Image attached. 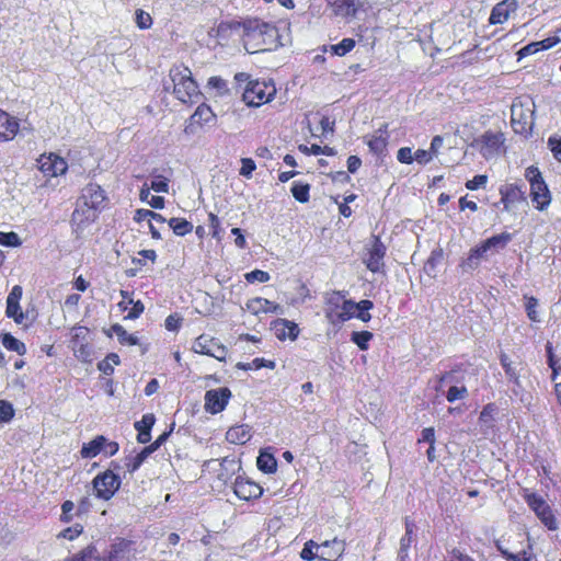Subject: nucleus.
Returning <instances> with one entry per match:
<instances>
[{
  "label": "nucleus",
  "mask_w": 561,
  "mask_h": 561,
  "mask_svg": "<svg viewBox=\"0 0 561 561\" xmlns=\"http://www.w3.org/2000/svg\"><path fill=\"white\" fill-rule=\"evenodd\" d=\"M240 41L249 54L270 50L278 37V28L273 22L257 16H247L241 20Z\"/></svg>",
  "instance_id": "1"
},
{
  "label": "nucleus",
  "mask_w": 561,
  "mask_h": 561,
  "mask_svg": "<svg viewBox=\"0 0 561 561\" xmlns=\"http://www.w3.org/2000/svg\"><path fill=\"white\" fill-rule=\"evenodd\" d=\"M234 81L241 85L245 83L242 100L248 106L260 107L270 103L276 95L277 89L273 79H252L247 72H237Z\"/></svg>",
  "instance_id": "2"
},
{
  "label": "nucleus",
  "mask_w": 561,
  "mask_h": 561,
  "mask_svg": "<svg viewBox=\"0 0 561 561\" xmlns=\"http://www.w3.org/2000/svg\"><path fill=\"white\" fill-rule=\"evenodd\" d=\"M169 77L173 83V94L184 104L196 103L201 96L198 85L192 71L183 64L174 65L169 70Z\"/></svg>",
  "instance_id": "3"
},
{
  "label": "nucleus",
  "mask_w": 561,
  "mask_h": 561,
  "mask_svg": "<svg viewBox=\"0 0 561 561\" xmlns=\"http://www.w3.org/2000/svg\"><path fill=\"white\" fill-rule=\"evenodd\" d=\"M119 465L116 461H111L108 469L98 473L92 480V488L94 496L102 501H110L116 492L121 489L122 479L114 472L118 470Z\"/></svg>",
  "instance_id": "4"
},
{
  "label": "nucleus",
  "mask_w": 561,
  "mask_h": 561,
  "mask_svg": "<svg viewBox=\"0 0 561 561\" xmlns=\"http://www.w3.org/2000/svg\"><path fill=\"white\" fill-rule=\"evenodd\" d=\"M353 300L345 299L341 291H333L325 297L324 316L332 325H339L352 319Z\"/></svg>",
  "instance_id": "5"
},
{
  "label": "nucleus",
  "mask_w": 561,
  "mask_h": 561,
  "mask_svg": "<svg viewBox=\"0 0 561 561\" xmlns=\"http://www.w3.org/2000/svg\"><path fill=\"white\" fill-rule=\"evenodd\" d=\"M525 178L530 184V198L535 208L545 210L551 203V194L539 168L535 165L526 168Z\"/></svg>",
  "instance_id": "6"
},
{
  "label": "nucleus",
  "mask_w": 561,
  "mask_h": 561,
  "mask_svg": "<svg viewBox=\"0 0 561 561\" xmlns=\"http://www.w3.org/2000/svg\"><path fill=\"white\" fill-rule=\"evenodd\" d=\"M471 146L485 159L499 157L505 151V135L502 131L485 130Z\"/></svg>",
  "instance_id": "7"
},
{
  "label": "nucleus",
  "mask_w": 561,
  "mask_h": 561,
  "mask_svg": "<svg viewBox=\"0 0 561 561\" xmlns=\"http://www.w3.org/2000/svg\"><path fill=\"white\" fill-rule=\"evenodd\" d=\"M523 497L529 508L548 530L553 531L558 529V520L554 513L541 495L536 492H530L528 489H524Z\"/></svg>",
  "instance_id": "8"
},
{
  "label": "nucleus",
  "mask_w": 561,
  "mask_h": 561,
  "mask_svg": "<svg viewBox=\"0 0 561 561\" xmlns=\"http://www.w3.org/2000/svg\"><path fill=\"white\" fill-rule=\"evenodd\" d=\"M534 108L523 102H514L511 107V125L515 134L529 136L534 127Z\"/></svg>",
  "instance_id": "9"
},
{
  "label": "nucleus",
  "mask_w": 561,
  "mask_h": 561,
  "mask_svg": "<svg viewBox=\"0 0 561 561\" xmlns=\"http://www.w3.org/2000/svg\"><path fill=\"white\" fill-rule=\"evenodd\" d=\"M192 351L199 355L214 357L219 362H226L228 355V348L218 339L208 334L198 335L192 344Z\"/></svg>",
  "instance_id": "10"
},
{
  "label": "nucleus",
  "mask_w": 561,
  "mask_h": 561,
  "mask_svg": "<svg viewBox=\"0 0 561 561\" xmlns=\"http://www.w3.org/2000/svg\"><path fill=\"white\" fill-rule=\"evenodd\" d=\"M136 552L134 540L115 537L100 561H136Z\"/></svg>",
  "instance_id": "11"
},
{
  "label": "nucleus",
  "mask_w": 561,
  "mask_h": 561,
  "mask_svg": "<svg viewBox=\"0 0 561 561\" xmlns=\"http://www.w3.org/2000/svg\"><path fill=\"white\" fill-rule=\"evenodd\" d=\"M387 247L379 236H373L363 259L367 270L371 273L383 272Z\"/></svg>",
  "instance_id": "12"
},
{
  "label": "nucleus",
  "mask_w": 561,
  "mask_h": 561,
  "mask_svg": "<svg viewBox=\"0 0 561 561\" xmlns=\"http://www.w3.org/2000/svg\"><path fill=\"white\" fill-rule=\"evenodd\" d=\"M90 334V329L83 325L73 327L71 330L70 347L76 357L82 362L91 360L92 346Z\"/></svg>",
  "instance_id": "13"
},
{
  "label": "nucleus",
  "mask_w": 561,
  "mask_h": 561,
  "mask_svg": "<svg viewBox=\"0 0 561 561\" xmlns=\"http://www.w3.org/2000/svg\"><path fill=\"white\" fill-rule=\"evenodd\" d=\"M37 167L45 178L64 175L68 170L66 159L55 152L41 154L37 159Z\"/></svg>",
  "instance_id": "14"
},
{
  "label": "nucleus",
  "mask_w": 561,
  "mask_h": 561,
  "mask_svg": "<svg viewBox=\"0 0 561 561\" xmlns=\"http://www.w3.org/2000/svg\"><path fill=\"white\" fill-rule=\"evenodd\" d=\"M234 495L245 502L257 500L263 494V486L247 476H238L233 482Z\"/></svg>",
  "instance_id": "15"
},
{
  "label": "nucleus",
  "mask_w": 561,
  "mask_h": 561,
  "mask_svg": "<svg viewBox=\"0 0 561 561\" xmlns=\"http://www.w3.org/2000/svg\"><path fill=\"white\" fill-rule=\"evenodd\" d=\"M232 393L228 387L211 389L205 393V410L210 414L222 412L229 403Z\"/></svg>",
  "instance_id": "16"
},
{
  "label": "nucleus",
  "mask_w": 561,
  "mask_h": 561,
  "mask_svg": "<svg viewBox=\"0 0 561 561\" xmlns=\"http://www.w3.org/2000/svg\"><path fill=\"white\" fill-rule=\"evenodd\" d=\"M79 202L101 211L107 201L104 190L98 183H88L81 192Z\"/></svg>",
  "instance_id": "17"
},
{
  "label": "nucleus",
  "mask_w": 561,
  "mask_h": 561,
  "mask_svg": "<svg viewBox=\"0 0 561 561\" xmlns=\"http://www.w3.org/2000/svg\"><path fill=\"white\" fill-rule=\"evenodd\" d=\"M271 330L275 337L280 342H285L287 340L294 342L300 334L298 324L285 318H277L273 320L271 322Z\"/></svg>",
  "instance_id": "18"
},
{
  "label": "nucleus",
  "mask_w": 561,
  "mask_h": 561,
  "mask_svg": "<svg viewBox=\"0 0 561 561\" xmlns=\"http://www.w3.org/2000/svg\"><path fill=\"white\" fill-rule=\"evenodd\" d=\"M388 138H389L388 124L385 123L376 130L375 134H373L370 136H366L365 142L368 146L369 151L374 156H376L378 158H382L387 153L388 144H389Z\"/></svg>",
  "instance_id": "19"
},
{
  "label": "nucleus",
  "mask_w": 561,
  "mask_h": 561,
  "mask_svg": "<svg viewBox=\"0 0 561 561\" xmlns=\"http://www.w3.org/2000/svg\"><path fill=\"white\" fill-rule=\"evenodd\" d=\"M499 192L505 210H510L513 204L526 199L524 186L517 183L502 185Z\"/></svg>",
  "instance_id": "20"
},
{
  "label": "nucleus",
  "mask_w": 561,
  "mask_h": 561,
  "mask_svg": "<svg viewBox=\"0 0 561 561\" xmlns=\"http://www.w3.org/2000/svg\"><path fill=\"white\" fill-rule=\"evenodd\" d=\"M20 131V121L0 108V142L12 141Z\"/></svg>",
  "instance_id": "21"
},
{
  "label": "nucleus",
  "mask_w": 561,
  "mask_h": 561,
  "mask_svg": "<svg viewBox=\"0 0 561 561\" xmlns=\"http://www.w3.org/2000/svg\"><path fill=\"white\" fill-rule=\"evenodd\" d=\"M122 301L117 304L121 311H128L124 317L125 320L138 319L145 311V305L141 300L135 301L133 299V293L128 290H121Z\"/></svg>",
  "instance_id": "22"
},
{
  "label": "nucleus",
  "mask_w": 561,
  "mask_h": 561,
  "mask_svg": "<svg viewBox=\"0 0 561 561\" xmlns=\"http://www.w3.org/2000/svg\"><path fill=\"white\" fill-rule=\"evenodd\" d=\"M215 31V37L221 44H227L229 41L233 38V36H238L240 38L241 30V20H230V21H221Z\"/></svg>",
  "instance_id": "23"
},
{
  "label": "nucleus",
  "mask_w": 561,
  "mask_h": 561,
  "mask_svg": "<svg viewBox=\"0 0 561 561\" xmlns=\"http://www.w3.org/2000/svg\"><path fill=\"white\" fill-rule=\"evenodd\" d=\"M517 7L516 0H503L496 3L491 11L489 23L492 25L503 24L508 20L511 13L517 10Z\"/></svg>",
  "instance_id": "24"
},
{
  "label": "nucleus",
  "mask_w": 561,
  "mask_h": 561,
  "mask_svg": "<svg viewBox=\"0 0 561 561\" xmlns=\"http://www.w3.org/2000/svg\"><path fill=\"white\" fill-rule=\"evenodd\" d=\"M101 211L78 201L77 207L72 213V221L80 228H84L94 222Z\"/></svg>",
  "instance_id": "25"
},
{
  "label": "nucleus",
  "mask_w": 561,
  "mask_h": 561,
  "mask_svg": "<svg viewBox=\"0 0 561 561\" xmlns=\"http://www.w3.org/2000/svg\"><path fill=\"white\" fill-rule=\"evenodd\" d=\"M245 306L248 311L254 316H259L261 313H278L282 311V308L278 304L263 297H254L249 299Z\"/></svg>",
  "instance_id": "26"
},
{
  "label": "nucleus",
  "mask_w": 561,
  "mask_h": 561,
  "mask_svg": "<svg viewBox=\"0 0 561 561\" xmlns=\"http://www.w3.org/2000/svg\"><path fill=\"white\" fill-rule=\"evenodd\" d=\"M320 548H323L319 559L322 561H336L340 559L345 551L344 540L333 538L332 540H325L320 543Z\"/></svg>",
  "instance_id": "27"
},
{
  "label": "nucleus",
  "mask_w": 561,
  "mask_h": 561,
  "mask_svg": "<svg viewBox=\"0 0 561 561\" xmlns=\"http://www.w3.org/2000/svg\"><path fill=\"white\" fill-rule=\"evenodd\" d=\"M560 42L558 36H550L539 42H531L526 46L522 47L517 51L518 59L534 55L541 50H547L556 46Z\"/></svg>",
  "instance_id": "28"
},
{
  "label": "nucleus",
  "mask_w": 561,
  "mask_h": 561,
  "mask_svg": "<svg viewBox=\"0 0 561 561\" xmlns=\"http://www.w3.org/2000/svg\"><path fill=\"white\" fill-rule=\"evenodd\" d=\"M513 239L512 233L502 232L494 234L477 245V252L486 253L491 249H504Z\"/></svg>",
  "instance_id": "29"
},
{
  "label": "nucleus",
  "mask_w": 561,
  "mask_h": 561,
  "mask_svg": "<svg viewBox=\"0 0 561 561\" xmlns=\"http://www.w3.org/2000/svg\"><path fill=\"white\" fill-rule=\"evenodd\" d=\"M251 437V427L247 424L231 426L226 433L227 442L234 445H244Z\"/></svg>",
  "instance_id": "30"
},
{
  "label": "nucleus",
  "mask_w": 561,
  "mask_h": 561,
  "mask_svg": "<svg viewBox=\"0 0 561 561\" xmlns=\"http://www.w3.org/2000/svg\"><path fill=\"white\" fill-rule=\"evenodd\" d=\"M362 8L359 0H335L333 3L334 13L343 18H354Z\"/></svg>",
  "instance_id": "31"
},
{
  "label": "nucleus",
  "mask_w": 561,
  "mask_h": 561,
  "mask_svg": "<svg viewBox=\"0 0 561 561\" xmlns=\"http://www.w3.org/2000/svg\"><path fill=\"white\" fill-rule=\"evenodd\" d=\"M216 118L213 110L209 105L202 103L197 106L195 112L190 117V126H204L210 122H214Z\"/></svg>",
  "instance_id": "32"
},
{
  "label": "nucleus",
  "mask_w": 561,
  "mask_h": 561,
  "mask_svg": "<svg viewBox=\"0 0 561 561\" xmlns=\"http://www.w3.org/2000/svg\"><path fill=\"white\" fill-rule=\"evenodd\" d=\"M156 422L154 415L149 413L145 414L142 419L135 423V428L138 431L137 440L141 444H147L150 438V431Z\"/></svg>",
  "instance_id": "33"
},
{
  "label": "nucleus",
  "mask_w": 561,
  "mask_h": 561,
  "mask_svg": "<svg viewBox=\"0 0 561 561\" xmlns=\"http://www.w3.org/2000/svg\"><path fill=\"white\" fill-rule=\"evenodd\" d=\"M105 436L98 435L89 443H84L81 447L80 455L84 459H92L103 453Z\"/></svg>",
  "instance_id": "34"
},
{
  "label": "nucleus",
  "mask_w": 561,
  "mask_h": 561,
  "mask_svg": "<svg viewBox=\"0 0 561 561\" xmlns=\"http://www.w3.org/2000/svg\"><path fill=\"white\" fill-rule=\"evenodd\" d=\"M108 336L115 334L119 344L134 346L138 344V337L134 334L128 333L123 325L119 323H114L111 325L110 330L106 332Z\"/></svg>",
  "instance_id": "35"
},
{
  "label": "nucleus",
  "mask_w": 561,
  "mask_h": 561,
  "mask_svg": "<svg viewBox=\"0 0 561 561\" xmlns=\"http://www.w3.org/2000/svg\"><path fill=\"white\" fill-rule=\"evenodd\" d=\"M102 559L98 553V549L94 543H90L79 552L65 558L62 561H100Z\"/></svg>",
  "instance_id": "36"
},
{
  "label": "nucleus",
  "mask_w": 561,
  "mask_h": 561,
  "mask_svg": "<svg viewBox=\"0 0 561 561\" xmlns=\"http://www.w3.org/2000/svg\"><path fill=\"white\" fill-rule=\"evenodd\" d=\"M374 304L371 300L363 299L358 302L353 301L352 307V318L356 317L357 319L362 320L363 322H368L371 319V314L368 312L370 309H373Z\"/></svg>",
  "instance_id": "37"
},
{
  "label": "nucleus",
  "mask_w": 561,
  "mask_h": 561,
  "mask_svg": "<svg viewBox=\"0 0 561 561\" xmlns=\"http://www.w3.org/2000/svg\"><path fill=\"white\" fill-rule=\"evenodd\" d=\"M168 224L174 234L179 237H184L191 233L194 229L192 222L182 217H172L169 219Z\"/></svg>",
  "instance_id": "38"
},
{
  "label": "nucleus",
  "mask_w": 561,
  "mask_h": 561,
  "mask_svg": "<svg viewBox=\"0 0 561 561\" xmlns=\"http://www.w3.org/2000/svg\"><path fill=\"white\" fill-rule=\"evenodd\" d=\"M1 343L8 351L15 352L19 355H24L26 353L25 344L10 333L2 334Z\"/></svg>",
  "instance_id": "39"
},
{
  "label": "nucleus",
  "mask_w": 561,
  "mask_h": 561,
  "mask_svg": "<svg viewBox=\"0 0 561 561\" xmlns=\"http://www.w3.org/2000/svg\"><path fill=\"white\" fill-rule=\"evenodd\" d=\"M546 354L548 366L551 369V380L554 381L561 374V365L554 355L553 345L551 342H547L546 344Z\"/></svg>",
  "instance_id": "40"
},
{
  "label": "nucleus",
  "mask_w": 561,
  "mask_h": 561,
  "mask_svg": "<svg viewBox=\"0 0 561 561\" xmlns=\"http://www.w3.org/2000/svg\"><path fill=\"white\" fill-rule=\"evenodd\" d=\"M500 363L503 367L505 375L507 376L508 380L513 382L514 385H519V373L517 369L513 366L512 360L505 353H501L500 355Z\"/></svg>",
  "instance_id": "41"
},
{
  "label": "nucleus",
  "mask_w": 561,
  "mask_h": 561,
  "mask_svg": "<svg viewBox=\"0 0 561 561\" xmlns=\"http://www.w3.org/2000/svg\"><path fill=\"white\" fill-rule=\"evenodd\" d=\"M291 194L299 203H308L310 199V184L302 182H294L291 185Z\"/></svg>",
  "instance_id": "42"
},
{
  "label": "nucleus",
  "mask_w": 561,
  "mask_h": 561,
  "mask_svg": "<svg viewBox=\"0 0 561 561\" xmlns=\"http://www.w3.org/2000/svg\"><path fill=\"white\" fill-rule=\"evenodd\" d=\"M374 334L370 331H354L351 334V341L357 345L360 351L369 348V342L373 340Z\"/></svg>",
  "instance_id": "43"
},
{
  "label": "nucleus",
  "mask_w": 561,
  "mask_h": 561,
  "mask_svg": "<svg viewBox=\"0 0 561 561\" xmlns=\"http://www.w3.org/2000/svg\"><path fill=\"white\" fill-rule=\"evenodd\" d=\"M256 465L264 473H274L277 469L276 459L271 454H261L257 457Z\"/></svg>",
  "instance_id": "44"
},
{
  "label": "nucleus",
  "mask_w": 561,
  "mask_h": 561,
  "mask_svg": "<svg viewBox=\"0 0 561 561\" xmlns=\"http://www.w3.org/2000/svg\"><path fill=\"white\" fill-rule=\"evenodd\" d=\"M501 554L507 561H531L533 560V546L529 543L527 549L518 553L510 552L508 550L501 549Z\"/></svg>",
  "instance_id": "45"
},
{
  "label": "nucleus",
  "mask_w": 561,
  "mask_h": 561,
  "mask_svg": "<svg viewBox=\"0 0 561 561\" xmlns=\"http://www.w3.org/2000/svg\"><path fill=\"white\" fill-rule=\"evenodd\" d=\"M121 359L116 353H110L106 357L98 364V368L104 375L111 376L114 373L113 365H119Z\"/></svg>",
  "instance_id": "46"
},
{
  "label": "nucleus",
  "mask_w": 561,
  "mask_h": 561,
  "mask_svg": "<svg viewBox=\"0 0 561 561\" xmlns=\"http://www.w3.org/2000/svg\"><path fill=\"white\" fill-rule=\"evenodd\" d=\"M356 45L355 39L346 37L343 38L340 43L331 46V53L336 56H345L350 51L354 49Z\"/></svg>",
  "instance_id": "47"
},
{
  "label": "nucleus",
  "mask_w": 561,
  "mask_h": 561,
  "mask_svg": "<svg viewBox=\"0 0 561 561\" xmlns=\"http://www.w3.org/2000/svg\"><path fill=\"white\" fill-rule=\"evenodd\" d=\"M84 527L81 524H75L72 526L66 527L60 533L57 534L58 539H67L69 541L76 540L79 536L83 534Z\"/></svg>",
  "instance_id": "48"
},
{
  "label": "nucleus",
  "mask_w": 561,
  "mask_h": 561,
  "mask_svg": "<svg viewBox=\"0 0 561 561\" xmlns=\"http://www.w3.org/2000/svg\"><path fill=\"white\" fill-rule=\"evenodd\" d=\"M208 222L210 228V236L215 240L221 241L224 236V228L221 227L219 217L210 211L208 213Z\"/></svg>",
  "instance_id": "49"
},
{
  "label": "nucleus",
  "mask_w": 561,
  "mask_h": 561,
  "mask_svg": "<svg viewBox=\"0 0 561 561\" xmlns=\"http://www.w3.org/2000/svg\"><path fill=\"white\" fill-rule=\"evenodd\" d=\"M5 316L13 319L16 324H22L25 319V316L20 307V302L7 301Z\"/></svg>",
  "instance_id": "50"
},
{
  "label": "nucleus",
  "mask_w": 561,
  "mask_h": 561,
  "mask_svg": "<svg viewBox=\"0 0 561 561\" xmlns=\"http://www.w3.org/2000/svg\"><path fill=\"white\" fill-rule=\"evenodd\" d=\"M275 366H276V364L274 360L265 359L263 357H256L251 363L239 365L240 368L245 369V370H248V369L257 370L261 368L274 369Z\"/></svg>",
  "instance_id": "51"
},
{
  "label": "nucleus",
  "mask_w": 561,
  "mask_h": 561,
  "mask_svg": "<svg viewBox=\"0 0 561 561\" xmlns=\"http://www.w3.org/2000/svg\"><path fill=\"white\" fill-rule=\"evenodd\" d=\"M135 23L140 30H148L152 26L153 20L151 15L142 9L135 11Z\"/></svg>",
  "instance_id": "52"
},
{
  "label": "nucleus",
  "mask_w": 561,
  "mask_h": 561,
  "mask_svg": "<svg viewBox=\"0 0 561 561\" xmlns=\"http://www.w3.org/2000/svg\"><path fill=\"white\" fill-rule=\"evenodd\" d=\"M147 459L145 453L139 451L135 456H129L125 458V467L128 472L133 473L137 471L144 461Z\"/></svg>",
  "instance_id": "53"
},
{
  "label": "nucleus",
  "mask_w": 561,
  "mask_h": 561,
  "mask_svg": "<svg viewBox=\"0 0 561 561\" xmlns=\"http://www.w3.org/2000/svg\"><path fill=\"white\" fill-rule=\"evenodd\" d=\"M318 548H320V543H317L311 539L306 541L302 550L300 551V558L305 561H313L317 558L319 559V556L313 551Z\"/></svg>",
  "instance_id": "54"
},
{
  "label": "nucleus",
  "mask_w": 561,
  "mask_h": 561,
  "mask_svg": "<svg viewBox=\"0 0 561 561\" xmlns=\"http://www.w3.org/2000/svg\"><path fill=\"white\" fill-rule=\"evenodd\" d=\"M484 255V253H480L477 252V245L474 248H472L470 251H469V254L467 256V259H465L460 266L462 268H470V270H473V268H477L478 265H479V260Z\"/></svg>",
  "instance_id": "55"
},
{
  "label": "nucleus",
  "mask_w": 561,
  "mask_h": 561,
  "mask_svg": "<svg viewBox=\"0 0 561 561\" xmlns=\"http://www.w3.org/2000/svg\"><path fill=\"white\" fill-rule=\"evenodd\" d=\"M525 298V310L527 313V317L530 321L537 322L539 321L538 313L536 311V308L538 306V299L534 296H524Z\"/></svg>",
  "instance_id": "56"
},
{
  "label": "nucleus",
  "mask_w": 561,
  "mask_h": 561,
  "mask_svg": "<svg viewBox=\"0 0 561 561\" xmlns=\"http://www.w3.org/2000/svg\"><path fill=\"white\" fill-rule=\"evenodd\" d=\"M73 511H75V503L70 500H66L61 504V514L59 516V520L64 524L71 523L73 519V516L76 515V513H73Z\"/></svg>",
  "instance_id": "57"
},
{
  "label": "nucleus",
  "mask_w": 561,
  "mask_h": 561,
  "mask_svg": "<svg viewBox=\"0 0 561 561\" xmlns=\"http://www.w3.org/2000/svg\"><path fill=\"white\" fill-rule=\"evenodd\" d=\"M21 239L16 232H2L0 231V244L4 247L16 248L21 245Z\"/></svg>",
  "instance_id": "58"
},
{
  "label": "nucleus",
  "mask_w": 561,
  "mask_h": 561,
  "mask_svg": "<svg viewBox=\"0 0 561 561\" xmlns=\"http://www.w3.org/2000/svg\"><path fill=\"white\" fill-rule=\"evenodd\" d=\"M14 409L11 402L0 400V423H8L14 417Z\"/></svg>",
  "instance_id": "59"
},
{
  "label": "nucleus",
  "mask_w": 561,
  "mask_h": 561,
  "mask_svg": "<svg viewBox=\"0 0 561 561\" xmlns=\"http://www.w3.org/2000/svg\"><path fill=\"white\" fill-rule=\"evenodd\" d=\"M244 278L248 283H254V282H260V283H266L270 280L271 276L267 272L265 271H262V270H253L249 273H247L244 275Z\"/></svg>",
  "instance_id": "60"
},
{
  "label": "nucleus",
  "mask_w": 561,
  "mask_h": 561,
  "mask_svg": "<svg viewBox=\"0 0 561 561\" xmlns=\"http://www.w3.org/2000/svg\"><path fill=\"white\" fill-rule=\"evenodd\" d=\"M467 394H468V390L465 386H462V387L453 386L448 389L446 399L448 402L453 403L456 400L466 398Z\"/></svg>",
  "instance_id": "61"
},
{
  "label": "nucleus",
  "mask_w": 561,
  "mask_h": 561,
  "mask_svg": "<svg viewBox=\"0 0 561 561\" xmlns=\"http://www.w3.org/2000/svg\"><path fill=\"white\" fill-rule=\"evenodd\" d=\"M548 147L552 152L553 158L561 163V137L550 136L548 139Z\"/></svg>",
  "instance_id": "62"
},
{
  "label": "nucleus",
  "mask_w": 561,
  "mask_h": 561,
  "mask_svg": "<svg viewBox=\"0 0 561 561\" xmlns=\"http://www.w3.org/2000/svg\"><path fill=\"white\" fill-rule=\"evenodd\" d=\"M150 188L157 193H167L169 191V180L163 175H158L151 181Z\"/></svg>",
  "instance_id": "63"
},
{
  "label": "nucleus",
  "mask_w": 561,
  "mask_h": 561,
  "mask_svg": "<svg viewBox=\"0 0 561 561\" xmlns=\"http://www.w3.org/2000/svg\"><path fill=\"white\" fill-rule=\"evenodd\" d=\"M183 322V318L178 313H172L167 317L164 321V327L168 331L175 332L179 331Z\"/></svg>",
  "instance_id": "64"
}]
</instances>
